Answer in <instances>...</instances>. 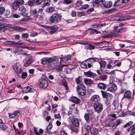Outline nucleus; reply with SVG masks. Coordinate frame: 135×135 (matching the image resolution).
<instances>
[{
	"mask_svg": "<svg viewBox=\"0 0 135 135\" xmlns=\"http://www.w3.org/2000/svg\"><path fill=\"white\" fill-rule=\"evenodd\" d=\"M61 16L57 13H54L50 17V21L52 23H57L60 21Z\"/></svg>",
	"mask_w": 135,
	"mask_h": 135,
	"instance_id": "obj_1",
	"label": "nucleus"
},
{
	"mask_svg": "<svg viewBox=\"0 0 135 135\" xmlns=\"http://www.w3.org/2000/svg\"><path fill=\"white\" fill-rule=\"evenodd\" d=\"M49 61H50L49 64H50L51 68L53 69L56 67L59 64V60L56 57L55 59L52 58H50Z\"/></svg>",
	"mask_w": 135,
	"mask_h": 135,
	"instance_id": "obj_2",
	"label": "nucleus"
},
{
	"mask_svg": "<svg viewBox=\"0 0 135 135\" xmlns=\"http://www.w3.org/2000/svg\"><path fill=\"white\" fill-rule=\"evenodd\" d=\"M77 91L78 94L81 96L85 95L86 93L84 86L81 84H80L77 86Z\"/></svg>",
	"mask_w": 135,
	"mask_h": 135,
	"instance_id": "obj_3",
	"label": "nucleus"
},
{
	"mask_svg": "<svg viewBox=\"0 0 135 135\" xmlns=\"http://www.w3.org/2000/svg\"><path fill=\"white\" fill-rule=\"evenodd\" d=\"M39 86L40 87L45 88L47 87L48 83L47 81L44 78H41L39 80Z\"/></svg>",
	"mask_w": 135,
	"mask_h": 135,
	"instance_id": "obj_4",
	"label": "nucleus"
},
{
	"mask_svg": "<svg viewBox=\"0 0 135 135\" xmlns=\"http://www.w3.org/2000/svg\"><path fill=\"white\" fill-rule=\"evenodd\" d=\"M126 98L128 99V101L126 103V105L128 106L132 98V93L129 91H127L124 93L123 99Z\"/></svg>",
	"mask_w": 135,
	"mask_h": 135,
	"instance_id": "obj_5",
	"label": "nucleus"
},
{
	"mask_svg": "<svg viewBox=\"0 0 135 135\" xmlns=\"http://www.w3.org/2000/svg\"><path fill=\"white\" fill-rule=\"evenodd\" d=\"M113 105L114 107V109L116 110H118V113H120V111L122 110V105L121 104L119 103L117 101L114 100L113 103Z\"/></svg>",
	"mask_w": 135,
	"mask_h": 135,
	"instance_id": "obj_6",
	"label": "nucleus"
},
{
	"mask_svg": "<svg viewBox=\"0 0 135 135\" xmlns=\"http://www.w3.org/2000/svg\"><path fill=\"white\" fill-rule=\"evenodd\" d=\"M13 68L15 72L17 74L21 73L22 71L21 66L18 63L15 64L13 66Z\"/></svg>",
	"mask_w": 135,
	"mask_h": 135,
	"instance_id": "obj_7",
	"label": "nucleus"
},
{
	"mask_svg": "<svg viewBox=\"0 0 135 135\" xmlns=\"http://www.w3.org/2000/svg\"><path fill=\"white\" fill-rule=\"evenodd\" d=\"M94 109L98 113L101 112L103 109V105L100 103H96L94 104Z\"/></svg>",
	"mask_w": 135,
	"mask_h": 135,
	"instance_id": "obj_8",
	"label": "nucleus"
},
{
	"mask_svg": "<svg viewBox=\"0 0 135 135\" xmlns=\"http://www.w3.org/2000/svg\"><path fill=\"white\" fill-rule=\"evenodd\" d=\"M70 118H71V121L73 124L75 126L77 127L79 126V124L78 119L74 118L73 116Z\"/></svg>",
	"mask_w": 135,
	"mask_h": 135,
	"instance_id": "obj_9",
	"label": "nucleus"
},
{
	"mask_svg": "<svg viewBox=\"0 0 135 135\" xmlns=\"http://www.w3.org/2000/svg\"><path fill=\"white\" fill-rule=\"evenodd\" d=\"M19 10L21 12L20 14L21 16H26L27 15L26 12V9L24 6H22L20 7Z\"/></svg>",
	"mask_w": 135,
	"mask_h": 135,
	"instance_id": "obj_10",
	"label": "nucleus"
},
{
	"mask_svg": "<svg viewBox=\"0 0 135 135\" xmlns=\"http://www.w3.org/2000/svg\"><path fill=\"white\" fill-rule=\"evenodd\" d=\"M12 29L14 30L20 32H22L27 30L25 28L22 27L17 26H15L13 27Z\"/></svg>",
	"mask_w": 135,
	"mask_h": 135,
	"instance_id": "obj_11",
	"label": "nucleus"
},
{
	"mask_svg": "<svg viewBox=\"0 0 135 135\" xmlns=\"http://www.w3.org/2000/svg\"><path fill=\"white\" fill-rule=\"evenodd\" d=\"M102 94L103 97L106 99H111L112 97V95L105 91H102Z\"/></svg>",
	"mask_w": 135,
	"mask_h": 135,
	"instance_id": "obj_12",
	"label": "nucleus"
},
{
	"mask_svg": "<svg viewBox=\"0 0 135 135\" xmlns=\"http://www.w3.org/2000/svg\"><path fill=\"white\" fill-rule=\"evenodd\" d=\"M70 101L77 104H79L80 102V100L79 99L74 96H72L71 97Z\"/></svg>",
	"mask_w": 135,
	"mask_h": 135,
	"instance_id": "obj_13",
	"label": "nucleus"
},
{
	"mask_svg": "<svg viewBox=\"0 0 135 135\" xmlns=\"http://www.w3.org/2000/svg\"><path fill=\"white\" fill-rule=\"evenodd\" d=\"M23 91L25 93L34 92L35 91L34 89L31 88L30 86H26L24 87L23 89Z\"/></svg>",
	"mask_w": 135,
	"mask_h": 135,
	"instance_id": "obj_14",
	"label": "nucleus"
},
{
	"mask_svg": "<svg viewBox=\"0 0 135 135\" xmlns=\"http://www.w3.org/2000/svg\"><path fill=\"white\" fill-rule=\"evenodd\" d=\"M48 30L49 31V32L51 33V34L54 33L56 32L57 30V28L55 26H52L49 27L48 28Z\"/></svg>",
	"mask_w": 135,
	"mask_h": 135,
	"instance_id": "obj_15",
	"label": "nucleus"
},
{
	"mask_svg": "<svg viewBox=\"0 0 135 135\" xmlns=\"http://www.w3.org/2000/svg\"><path fill=\"white\" fill-rule=\"evenodd\" d=\"M84 74L86 76L91 78L93 77L96 75V74L95 73L89 71H88L84 72Z\"/></svg>",
	"mask_w": 135,
	"mask_h": 135,
	"instance_id": "obj_16",
	"label": "nucleus"
},
{
	"mask_svg": "<svg viewBox=\"0 0 135 135\" xmlns=\"http://www.w3.org/2000/svg\"><path fill=\"white\" fill-rule=\"evenodd\" d=\"M49 60L50 58H48V57L43 58L41 60V64L44 65L49 64Z\"/></svg>",
	"mask_w": 135,
	"mask_h": 135,
	"instance_id": "obj_17",
	"label": "nucleus"
},
{
	"mask_svg": "<svg viewBox=\"0 0 135 135\" xmlns=\"http://www.w3.org/2000/svg\"><path fill=\"white\" fill-rule=\"evenodd\" d=\"M15 51V53H17L18 54L25 55L26 54V53H24L23 50L19 47H17Z\"/></svg>",
	"mask_w": 135,
	"mask_h": 135,
	"instance_id": "obj_18",
	"label": "nucleus"
},
{
	"mask_svg": "<svg viewBox=\"0 0 135 135\" xmlns=\"http://www.w3.org/2000/svg\"><path fill=\"white\" fill-rule=\"evenodd\" d=\"M33 61L32 60V57L31 56H30L27 61L25 62L23 66L25 67L28 66L30 64L33 62Z\"/></svg>",
	"mask_w": 135,
	"mask_h": 135,
	"instance_id": "obj_19",
	"label": "nucleus"
},
{
	"mask_svg": "<svg viewBox=\"0 0 135 135\" xmlns=\"http://www.w3.org/2000/svg\"><path fill=\"white\" fill-rule=\"evenodd\" d=\"M91 100L92 102H97L100 100V98L98 95H95L91 97Z\"/></svg>",
	"mask_w": 135,
	"mask_h": 135,
	"instance_id": "obj_20",
	"label": "nucleus"
},
{
	"mask_svg": "<svg viewBox=\"0 0 135 135\" xmlns=\"http://www.w3.org/2000/svg\"><path fill=\"white\" fill-rule=\"evenodd\" d=\"M117 89V87L115 84H113L111 87L107 89V90L112 92H114L116 91Z\"/></svg>",
	"mask_w": 135,
	"mask_h": 135,
	"instance_id": "obj_21",
	"label": "nucleus"
},
{
	"mask_svg": "<svg viewBox=\"0 0 135 135\" xmlns=\"http://www.w3.org/2000/svg\"><path fill=\"white\" fill-rule=\"evenodd\" d=\"M114 28L115 30V32L114 34H108L105 35L104 36L105 38H110L111 37H114L115 36V34L116 32L117 31H116L115 30L117 29L118 28V27L117 26H115L114 27Z\"/></svg>",
	"mask_w": 135,
	"mask_h": 135,
	"instance_id": "obj_22",
	"label": "nucleus"
},
{
	"mask_svg": "<svg viewBox=\"0 0 135 135\" xmlns=\"http://www.w3.org/2000/svg\"><path fill=\"white\" fill-rule=\"evenodd\" d=\"M105 0H96L94 2V5L95 6H98L99 4H102Z\"/></svg>",
	"mask_w": 135,
	"mask_h": 135,
	"instance_id": "obj_23",
	"label": "nucleus"
},
{
	"mask_svg": "<svg viewBox=\"0 0 135 135\" xmlns=\"http://www.w3.org/2000/svg\"><path fill=\"white\" fill-rule=\"evenodd\" d=\"M90 132L92 134L95 135H97L99 133L98 129L95 127L93 128Z\"/></svg>",
	"mask_w": 135,
	"mask_h": 135,
	"instance_id": "obj_24",
	"label": "nucleus"
},
{
	"mask_svg": "<svg viewBox=\"0 0 135 135\" xmlns=\"http://www.w3.org/2000/svg\"><path fill=\"white\" fill-rule=\"evenodd\" d=\"M20 6L16 1H14L12 5V9L15 10H16Z\"/></svg>",
	"mask_w": 135,
	"mask_h": 135,
	"instance_id": "obj_25",
	"label": "nucleus"
},
{
	"mask_svg": "<svg viewBox=\"0 0 135 135\" xmlns=\"http://www.w3.org/2000/svg\"><path fill=\"white\" fill-rule=\"evenodd\" d=\"M50 0H43L42 7L44 8L46 6H49L50 4Z\"/></svg>",
	"mask_w": 135,
	"mask_h": 135,
	"instance_id": "obj_26",
	"label": "nucleus"
},
{
	"mask_svg": "<svg viewBox=\"0 0 135 135\" xmlns=\"http://www.w3.org/2000/svg\"><path fill=\"white\" fill-rule=\"evenodd\" d=\"M98 87L100 89H105L106 88V84L103 83H98Z\"/></svg>",
	"mask_w": 135,
	"mask_h": 135,
	"instance_id": "obj_27",
	"label": "nucleus"
},
{
	"mask_svg": "<svg viewBox=\"0 0 135 135\" xmlns=\"http://www.w3.org/2000/svg\"><path fill=\"white\" fill-rule=\"evenodd\" d=\"M0 127L3 130H6L7 128V127L5 125L1 119H0Z\"/></svg>",
	"mask_w": 135,
	"mask_h": 135,
	"instance_id": "obj_28",
	"label": "nucleus"
},
{
	"mask_svg": "<svg viewBox=\"0 0 135 135\" xmlns=\"http://www.w3.org/2000/svg\"><path fill=\"white\" fill-rule=\"evenodd\" d=\"M62 84L65 88L66 90H68L69 88L68 86V84L66 81L64 79L62 80Z\"/></svg>",
	"mask_w": 135,
	"mask_h": 135,
	"instance_id": "obj_29",
	"label": "nucleus"
},
{
	"mask_svg": "<svg viewBox=\"0 0 135 135\" xmlns=\"http://www.w3.org/2000/svg\"><path fill=\"white\" fill-rule=\"evenodd\" d=\"M104 7L108 8L110 7L112 5V3L111 2H106L103 4Z\"/></svg>",
	"mask_w": 135,
	"mask_h": 135,
	"instance_id": "obj_30",
	"label": "nucleus"
},
{
	"mask_svg": "<svg viewBox=\"0 0 135 135\" xmlns=\"http://www.w3.org/2000/svg\"><path fill=\"white\" fill-rule=\"evenodd\" d=\"M128 131H131V132L130 133V135H133L135 133V127H133V126H132L128 128Z\"/></svg>",
	"mask_w": 135,
	"mask_h": 135,
	"instance_id": "obj_31",
	"label": "nucleus"
},
{
	"mask_svg": "<svg viewBox=\"0 0 135 135\" xmlns=\"http://www.w3.org/2000/svg\"><path fill=\"white\" fill-rule=\"evenodd\" d=\"M107 78L106 75H102L100 76L99 77V80H100L104 81L106 80Z\"/></svg>",
	"mask_w": 135,
	"mask_h": 135,
	"instance_id": "obj_32",
	"label": "nucleus"
},
{
	"mask_svg": "<svg viewBox=\"0 0 135 135\" xmlns=\"http://www.w3.org/2000/svg\"><path fill=\"white\" fill-rule=\"evenodd\" d=\"M86 62H89L91 64H93L96 61V59L95 58H90L86 60Z\"/></svg>",
	"mask_w": 135,
	"mask_h": 135,
	"instance_id": "obj_33",
	"label": "nucleus"
},
{
	"mask_svg": "<svg viewBox=\"0 0 135 135\" xmlns=\"http://www.w3.org/2000/svg\"><path fill=\"white\" fill-rule=\"evenodd\" d=\"M110 64H109L108 65V69L110 68L111 67H114V65H113V64H115L116 63V61H110Z\"/></svg>",
	"mask_w": 135,
	"mask_h": 135,
	"instance_id": "obj_34",
	"label": "nucleus"
},
{
	"mask_svg": "<svg viewBox=\"0 0 135 135\" xmlns=\"http://www.w3.org/2000/svg\"><path fill=\"white\" fill-rule=\"evenodd\" d=\"M130 17L131 16L129 15L123 16L121 17V19H120L119 20L120 21H122L127 20L129 19Z\"/></svg>",
	"mask_w": 135,
	"mask_h": 135,
	"instance_id": "obj_35",
	"label": "nucleus"
},
{
	"mask_svg": "<svg viewBox=\"0 0 135 135\" xmlns=\"http://www.w3.org/2000/svg\"><path fill=\"white\" fill-rule=\"evenodd\" d=\"M84 81L85 84L87 85H89L92 84L93 82V81L90 79H85Z\"/></svg>",
	"mask_w": 135,
	"mask_h": 135,
	"instance_id": "obj_36",
	"label": "nucleus"
},
{
	"mask_svg": "<svg viewBox=\"0 0 135 135\" xmlns=\"http://www.w3.org/2000/svg\"><path fill=\"white\" fill-rule=\"evenodd\" d=\"M82 78L80 77H78L75 79V81L77 84H81L82 83Z\"/></svg>",
	"mask_w": 135,
	"mask_h": 135,
	"instance_id": "obj_37",
	"label": "nucleus"
},
{
	"mask_svg": "<svg viewBox=\"0 0 135 135\" xmlns=\"http://www.w3.org/2000/svg\"><path fill=\"white\" fill-rule=\"evenodd\" d=\"M84 118L87 122H89L90 120L89 119V115L88 114L85 113L84 115Z\"/></svg>",
	"mask_w": 135,
	"mask_h": 135,
	"instance_id": "obj_38",
	"label": "nucleus"
},
{
	"mask_svg": "<svg viewBox=\"0 0 135 135\" xmlns=\"http://www.w3.org/2000/svg\"><path fill=\"white\" fill-rule=\"evenodd\" d=\"M106 63V62L105 61L102 60L99 63L100 67L104 68L105 66V65Z\"/></svg>",
	"mask_w": 135,
	"mask_h": 135,
	"instance_id": "obj_39",
	"label": "nucleus"
},
{
	"mask_svg": "<svg viewBox=\"0 0 135 135\" xmlns=\"http://www.w3.org/2000/svg\"><path fill=\"white\" fill-rule=\"evenodd\" d=\"M127 30V28H120L116 32L117 33H120L124 32Z\"/></svg>",
	"mask_w": 135,
	"mask_h": 135,
	"instance_id": "obj_40",
	"label": "nucleus"
},
{
	"mask_svg": "<svg viewBox=\"0 0 135 135\" xmlns=\"http://www.w3.org/2000/svg\"><path fill=\"white\" fill-rule=\"evenodd\" d=\"M106 43L107 44H109V45H108V46H109V45H110L109 43L108 42H107L106 41H104L103 42H100V43H99V42H93V45H95L98 46V45H100V44H102L103 43Z\"/></svg>",
	"mask_w": 135,
	"mask_h": 135,
	"instance_id": "obj_41",
	"label": "nucleus"
},
{
	"mask_svg": "<svg viewBox=\"0 0 135 135\" xmlns=\"http://www.w3.org/2000/svg\"><path fill=\"white\" fill-rule=\"evenodd\" d=\"M20 6L21 5L23 4L24 3V1L23 0H17L15 1Z\"/></svg>",
	"mask_w": 135,
	"mask_h": 135,
	"instance_id": "obj_42",
	"label": "nucleus"
},
{
	"mask_svg": "<svg viewBox=\"0 0 135 135\" xmlns=\"http://www.w3.org/2000/svg\"><path fill=\"white\" fill-rule=\"evenodd\" d=\"M80 67L81 68L85 69L87 68V65L84 62H83L80 64Z\"/></svg>",
	"mask_w": 135,
	"mask_h": 135,
	"instance_id": "obj_43",
	"label": "nucleus"
},
{
	"mask_svg": "<svg viewBox=\"0 0 135 135\" xmlns=\"http://www.w3.org/2000/svg\"><path fill=\"white\" fill-rule=\"evenodd\" d=\"M20 111L19 110H16V111H15L13 112V113L15 114V115L16 117H18V116L20 114Z\"/></svg>",
	"mask_w": 135,
	"mask_h": 135,
	"instance_id": "obj_44",
	"label": "nucleus"
},
{
	"mask_svg": "<svg viewBox=\"0 0 135 135\" xmlns=\"http://www.w3.org/2000/svg\"><path fill=\"white\" fill-rule=\"evenodd\" d=\"M54 8L52 7H51L47 8V11L49 12H52L54 10Z\"/></svg>",
	"mask_w": 135,
	"mask_h": 135,
	"instance_id": "obj_45",
	"label": "nucleus"
},
{
	"mask_svg": "<svg viewBox=\"0 0 135 135\" xmlns=\"http://www.w3.org/2000/svg\"><path fill=\"white\" fill-rule=\"evenodd\" d=\"M71 0H64L63 3L64 4H68L71 3L72 2Z\"/></svg>",
	"mask_w": 135,
	"mask_h": 135,
	"instance_id": "obj_46",
	"label": "nucleus"
},
{
	"mask_svg": "<svg viewBox=\"0 0 135 135\" xmlns=\"http://www.w3.org/2000/svg\"><path fill=\"white\" fill-rule=\"evenodd\" d=\"M122 121V120L119 119H117L115 123L116 126H117L120 124Z\"/></svg>",
	"mask_w": 135,
	"mask_h": 135,
	"instance_id": "obj_47",
	"label": "nucleus"
},
{
	"mask_svg": "<svg viewBox=\"0 0 135 135\" xmlns=\"http://www.w3.org/2000/svg\"><path fill=\"white\" fill-rule=\"evenodd\" d=\"M71 130L73 132L78 133L79 131L78 129L77 128L74 127H72L71 128Z\"/></svg>",
	"mask_w": 135,
	"mask_h": 135,
	"instance_id": "obj_48",
	"label": "nucleus"
},
{
	"mask_svg": "<svg viewBox=\"0 0 135 135\" xmlns=\"http://www.w3.org/2000/svg\"><path fill=\"white\" fill-rule=\"evenodd\" d=\"M35 2V0H29L28 1V4L31 6H33Z\"/></svg>",
	"mask_w": 135,
	"mask_h": 135,
	"instance_id": "obj_49",
	"label": "nucleus"
},
{
	"mask_svg": "<svg viewBox=\"0 0 135 135\" xmlns=\"http://www.w3.org/2000/svg\"><path fill=\"white\" fill-rule=\"evenodd\" d=\"M3 26L6 27L11 28H12L13 27H12V25L9 24H7L6 23L3 24Z\"/></svg>",
	"mask_w": 135,
	"mask_h": 135,
	"instance_id": "obj_50",
	"label": "nucleus"
},
{
	"mask_svg": "<svg viewBox=\"0 0 135 135\" xmlns=\"http://www.w3.org/2000/svg\"><path fill=\"white\" fill-rule=\"evenodd\" d=\"M133 124V122L132 121H130L129 122L127 123L125 125L124 127H128L131 125Z\"/></svg>",
	"mask_w": 135,
	"mask_h": 135,
	"instance_id": "obj_51",
	"label": "nucleus"
},
{
	"mask_svg": "<svg viewBox=\"0 0 135 135\" xmlns=\"http://www.w3.org/2000/svg\"><path fill=\"white\" fill-rule=\"evenodd\" d=\"M110 99H106L105 100V104L108 106H109L110 104Z\"/></svg>",
	"mask_w": 135,
	"mask_h": 135,
	"instance_id": "obj_52",
	"label": "nucleus"
},
{
	"mask_svg": "<svg viewBox=\"0 0 135 135\" xmlns=\"http://www.w3.org/2000/svg\"><path fill=\"white\" fill-rule=\"evenodd\" d=\"M121 4L120 0H117L114 3V6H118Z\"/></svg>",
	"mask_w": 135,
	"mask_h": 135,
	"instance_id": "obj_53",
	"label": "nucleus"
},
{
	"mask_svg": "<svg viewBox=\"0 0 135 135\" xmlns=\"http://www.w3.org/2000/svg\"><path fill=\"white\" fill-rule=\"evenodd\" d=\"M5 11V8L3 7H0V14H2Z\"/></svg>",
	"mask_w": 135,
	"mask_h": 135,
	"instance_id": "obj_54",
	"label": "nucleus"
},
{
	"mask_svg": "<svg viewBox=\"0 0 135 135\" xmlns=\"http://www.w3.org/2000/svg\"><path fill=\"white\" fill-rule=\"evenodd\" d=\"M9 118L11 119H14L16 117L13 113L12 114L9 113Z\"/></svg>",
	"mask_w": 135,
	"mask_h": 135,
	"instance_id": "obj_55",
	"label": "nucleus"
},
{
	"mask_svg": "<svg viewBox=\"0 0 135 135\" xmlns=\"http://www.w3.org/2000/svg\"><path fill=\"white\" fill-rule=\"evenodd\" d=\"M82 3V2L81 1H78L76 3L77 6L78 7H79L81 6Z\"/></svg>",
	"mask_w": 135,
	"mask_h": 135,
	"instance_id": "obj_56",
	"label": "nucleus"
},
{
	"mask_svg": "<svg viewBox=\"0 0 135 135\" xmlns=\"http://www.w3.org/2000/svg\"><path fill=\"white\" fill-rule=\"evenodd\" d=\"M28 36V34L27 33H23L22 35V37L24 38H27Z\"/></svg>",
	"mask_w": 135,
	"mask_h": 135,
	"instance_id": "obj_57",
	"label": "nucleus"
},
{
	"mask_svg": "<svg viewBox=\"0 0 135 135\" xmlns=\"http://www.w3.org/2000/svg\"><path fill=\"white\" fill-rule=\"evenodd\" d=\"M78 16L81 17L82 16H84L85 15V13L83 12H78Z\"/></svg>",
	"mask_w": 135,
	"mask_h": 135,
	"instance_id": "obj_58",
	"label": "nucleus"
},
{
	"mask_svg": "<svg viewBox=\"0 0 135 135\" xmlns=\"http://www.w3.org/2000/svg\"><path fill=\"white\" fill-rule=\"evenodd\" d=\"M27 76V74L26 72H23L21 76L22 78L25 79Z\"/></svg>",
	"mask_w": 135,
	"mask_h": 135,
	"instance_id": "obj_59",
	"label": "nucleus"
},
{
	"mask_svg": "<svg viewBox=\"0 0 135 135\" xmlns=\"http://www.w3.org/2000/svg\"><path fill=\"white\" fill-rule=\"evenodd\" d=\"M32 15L35 16H36L37 15V11L36 9H35L32 11Z\"/></svg>",
	"mask_w": 135,
	"mask_h": 135,
	"instance_id": "obj_60",
	"label": "nucleus"
},
{
	"mask_svg": "<svg viewBox=\"0 0 135 135\" xmlns=\"http://www.w3.org/2000/svg\"><path fill=\"white\" fill-rule=\"evenodd\" d=\"M43 0H36V3L37 5H39L42 2Z\"/></svg>",
	"mask_w": 135,
	"mask_h": 135,
	"instance_id": "obj_61",
	"label": "nucleus"
},
{
	"mask_svg": "<svg viewBox=\"0 0 135 135\" xmlns=\"http://www.w3.org/2000/svg\"><path fill=\"white\" fill-rule=\"evenodd\" d=\"M13 37L15 38V39L18 40L20 38V36L19 35H13Z\"/></svg>",
	"mask_w": 135,
	"mask_h": 135,
	"instance_id": "obj_62",
	"label": "nucleus"
},
{
	"mask_svg": "<svg viewBox=\"0 0 135 135\" xmlns=\"http://www.w3.org/2000/svg\"><path fill=\"white\" fill-rule=\"evenodd\" d=\"M72 110V112L74 113H77L78 112V108L76 107H75Z\"/></svg>",
	"mask_w": 135,
	"mask_h": 135,
	"instance_id": "obj_63",
	"label": "nucleus"
},
{
	"mask_svg": "<svg viewBox=\"0 0 135 135\" xmlns=\"http://www.w3.org/2000/svg\"><path fill=\"white\" fill-rule=\"evenodd\" d=\"M65 61H68L71 59V56L70 55H68L65 57Z\"/></svg>",
	"mask_w": 135,
	"mask_h": 135,
	"instance_id": "obj_64",
	"label": "nucleus"
}]
</instances>
